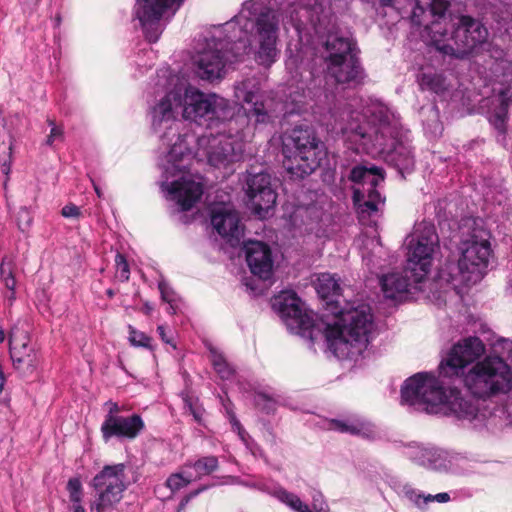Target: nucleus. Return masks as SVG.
Here are the masks:
<instances>
[{"mask_svg": "<svg viewBox=\"0 0 512 512\" xmlns=\"http://www.w3.org/2000/svg\"><path fill=\"white\" fill-rule=\"evenodd\" d=\"M485 353L476 336L454 344L436 372L408 377L400 390V403L414 410L437 414L446 409L476 430L503 425L507 409L495 397L512 390V340L499 338L491 352L466 373L465 369Z\"/></svg>", "mask_w": 512, "mask_h": 512, "instance_id": "1", "label": "nucleus"}, {"mask_svg": "<svg viewBox=\"0 0 512 512\" xmlns=\"http://www.w3.org/2000/svg\"><path fill=\"white\" fill-rule=\"evenodd\" d=\"M149 94L152 97L148 99L151 128L159 135L162 144L169 148L161 163V191L166 199L179 205L180 211H189L201 199L204 186L187 176L192 151L186 135L179 133L176 121L179 110L184 119L213 131L222 125H233L235 117L242 114L243 106L185 85L169 70L157 72V80Z\"/></svg>", "mask_w": 512, "mask_h": 512, "instance_id": "2", "label": "nucleus"}, {"mask_svg": "<svg viewBox=\"0 0 512 512\" xmlns=\"http://www.w3.org/2000/svg\"><path fill=\"white\" fill-rule=\"evenodd\" d=\"M320 8L318 0L309 1L303 8L315 36L314 46H302L286 59V67L296 81V89L289 95L294 105L289 113L306 111L310 102H326L332 93L329 80L356 87L365 78L356 42L334 31L327 17L318 15Z\"/></svg>", "mask_w": 512, "mask_h": 512, "instance_id": "3", "label": "nucleus"}, {"mask_svg": "<svg viewBox=\"0 0 512 512\" xmlns=\"http://www.w3.org/2000/svg\"><path fill=\"white\" fill-rule=\"evenodd\" d=\"M280 19L276 10L265 0H248L238 15L215 27L207 39L210 49L198 54L195 72L199 78L212 81L224 73L227 63L241 61L252 51L254 59L264 67H270L279 57L277 48Z\"/></svg>", "mask_w": 512, "mask_h": 512, "instance_id": "4", "label": "nucleus"}, {"mask_svg": "<svg viewBox=\"0 0 512 512\" xmlns=\"http://www.w3.org/2000/svg\"><path fill=\"white\" fill-rule=\"evenodd\" d=\"M341 132L357 152L379 155L403 179L414 171L416 156L410 130L387 105L376 103L363 114L352 113Z\"/></svg>", "mask_w": 512, "mask_h": 512, "instance_id": "5", "label": "nucleus"}, {"mask_svg": "<svg viewBox=\"0 0 512 512\" xmlns=\"http://www.w3.org/2000/svg\"><path fill=\"white\" fill-rule=\"evenodd\" d=\"M449 0H415L411 22L423 26L428 52L443 60L467 58L487 37V29L471 16L462 15L451 24L446 17Z\"/></svg>", "mask_w": 512, "mask_h": 512, "instance_id": "6", "label": "nucleus"}, {"mask_svg": "<svg viewBox=\"0 0 512 512\" xmlns=\"http://www.w3.org/2000/svg\"><path fill=\"white\" fill-rule=\"evenodd\" d=\"M234 96L238 102L247 105L245 112L235 117L233 125H222L205 136L208 163L216 168H226L243 159V130L249 120L254 118L256 124H268L272 121L266 108L265 95L254 80L246 79L237 83Z\"/></svg>", "mask_w": 512, "mask_h": 512, "instance_id": "7", "label": "nucleus"}, {"mask_svg": "<svg viewBox=\"0 0 512 512\" xmlns=\"http://www.w3.org/2000/svg\"><path fill=\"white\" fill-rule=\"evenodd\" d=\"M438 249L439 236L435 225L426 220L416 224L407 244L403 271L388 273L380 279L384 297L401 302L407 300L412 291H422L421 284L431 271Z\"/></svg>", "mask_w": 512, "mask_h": 512, "instance_id": "8", "label": "nucleus"}, {"mask_svg": "<svg viewBox=\"0 0 512 512\" xmlns=\"http://www.w3.org/2000/svg\"><path fill=\"white\" fill-rule=\"evenodd\" d=\"M333 323L324 322L323 335L327 348L338 359H352L362 355L373 338L375 323L368 306L348 311L332 309Z\"/></svg>", "mask_w": 512, "mask_h": 512, "instance_id": "9", "label": "nucleus"}, {"mask_svg": "<svg viewBox=\"0 0 512 512\" xmlns=\"http://www.w3.org/2000/svg\"><path fill=\"white\" fill-rule=\"evenodd\" d=\"M284 167L295 178L312 174L326 157L324 145L312 126L296 125L282 136Z\"/></svg>", "mask_w": 512, "mask_h": 512, "instance_id": "10", "label": "nucleus"}, {"mask_svg": "<svg viewBox=\"0 0 512 512\" xmlns=\"http://www.w3.org/2000/svg\"><path fill=\"white\" fill-rule=\"evenodd\" d=\"M469 232L458 246L460 258L467 266L470 279L480 281L488 268L489 259L492 255L490 232L483 226L478 225L475 219L471 220Z\"/></svg>", "mask_w": 512, "mask_h": 512, "instance_id": "11", "label": "nucleus"}, {"mask_svg": "<svg viewBox=\"0 0 512 512\" xmlns=\"http://www.w3.org/2000/svg\"><path fill=\"white\" fill-rule=\"evenodd\" d=\"M406 457L415 464L430 470L462 474L468 470L469 459L461 453L414 443L405 450Z\"/></svg>", "mask_w": 512, "mask_h": 512, "instance_id": "12", "label": "nucleus"}, {"mask_svg": "<svg viewBox=\"0 0 512 512\" xmlns=\"http://www.w3.org/2000/svg\"><path fill=\"white\" fill-rule=\"evenodd\" d=\"M124 471L122 463L106 465L93 477L91 486L96 491V499L91 512H107L120 502L126 489Z\"/></svg>", "mask_w": 512, "mask_h": 512, "instance_id": "13", "label": "nucleus"}, {"mask_svg": "<svg viewBox=\"0 0 512 512\" xmlns=\"http://www.w3.org/2000/svg\"><path fill=\"white\" fill-rule=\"evenodd\" d=\"M273 307L280 314L286 326L293 333L307 338L313 342L315 331L320 330L312 315L303 308V302L296 292L282 291L275 297Z\"/></svg>", "mask_w": 512, "mask_h": 512, "instance_id": "14", "label": "nucleus"}, {"mask_svg": "<svg viewBox=\"0 0 512 512\" xmlns=\"http://www.w3.org/2000/svg\"><path fill=\"white\" fill-rule=\"evenodd\" d=\"M184 0H136L134 16L139 20L145 38L149 43L159 40L163 27L160 23L164 13L173 9L172 14L181 6Z\"/></svg>", "mask_w": 512, "mask_h": 512, "instance_id": "15", "label": "nucleus"}, {"mask_svg": "<svg viewBox=\"0 0 512 512\" xmlns=\"http://www.w3.org/2000/svg\"><path fill=\"white\" fill-rule=\"evenodd\" d=\"M245 192L252 210L259 217H265L276 204L277 193L272 188L271 177L267 173L249 175Z\"/></svg>", "mask_w": 512, "mask_h": 512, "instance_id": "16", "label": "nucleus"}, {"mask_svg": "<svg viewBox=\"0 0 512 512\" xmlns=\"http://www.w3.org/2000/svg\"><path fill=\"white\" fill-rule=\"evenodd\" d=\"M145 430L141 415L133 413L129 416H109L101 424V434L105 443L116 438L119 441L134 440Z\"/></svg>", "mask_w": 512, "mask_h": 512, "instance_id": "17", "label": "nucleus"}, {"mask_svg": "<svg viewBox=\"0 0 512 512\" xmlns=\"http://www.w3.org/2000/svg\"><path fill=\"white\" fill-rule=\"evenodd\" d=\"M243 250L251 273L261 281L270 280L274 261L269 245L258 240H248L244 242Z\"/></svg>", "mask_w": 512, "mask_h": 512, "instance_id": "18", "label": "nucleus"}, {"mask_svg": "<svg viewBox=\"0 0 512 512\" xmlns=\"http://www.w3.org/2000/svg\"><path fill=\"white\" fill-rule=\"evenodd\" d=\"M211 224L216 232L231 246L240 244L243 236V228L240 226V219L237 212L224 207L213 208L211 211Z\"/></svg>", "mask_w": 512, "mask_h": 512, "instance_id": "19", "label": "nucleus"}, {"mask_svg": "<svg viewBox=\"0 0 512 512\" xmlns=\"http://www.w3.org/2000/svg\"><path fill=\"white\" fill-rule=\"evenodd\" d=\"M512 103V87L501 88L492 100L489 122L498 132V137L505 139L507 132L508 111Z\"/></svg>", "mask_w": 512, "mask_h": 512, "instance_id": "20", "label": "nucleus"}, {"mask_svg": "<svg viewBox=\"0 0 512 512\" xmlns=\"http://www.w3.org/2000/svg\"><path fill=\"white\" fill-rule=\"evenodd\" d=\"M467 266L463 263L460 256L458 258L448 257L438 269L437 277L440 281L451 284L454 287L459 285L475 284L476 279H470Z\"/></svg>", "mask_w": 512, "mask_h": 512, "instance_id": "21", "label": "nucleus"}, {"mask_svg": "<svg viewBox=\"0 0 512 512\" xmlns=\"http://www.w3.org/2000/svg\"><path fill=\"white\" fill-rule=\"evenodd\" d=\"M14 342L15 328L11 330V333L9 335V352L13 366L17 371L23 374L32 373L36 369L38 363V358L35 350L26 342L22 343L20 348H17L14 346Z\"/></svg>", "mask_w": 512, "mask_h": 512, "instance_id": "22", "label": "nucleus"}, {"mask_svg": "<svg viewBox=\"0 0 512 512\" xmlns=\"http://www.w3.org/2000/svg\"><path fill=\"white\" fill-rule=\"evenodd\" d=\"M353 203L357 208L359 214L368 216L378 212L379 204L384 203V198L381 196L377 187L355 189L353 191Z\"/></svg>", "mask_w": 512, "mask_h": 512, "instance_id": "23", "label": "nucleus"}, {"mask_svg": "<svg viewBox=\"0 0 512 512\" xmlns=\"http://www.w3.org/2000/svg\"><path fill=\"white\" fill-rule=\"evenodd\" d=\"M417 82L422 91H429L437 95L446 92L450 83L443 71L423 68L417 74Z\"/></svg>", "mask_w": 512, "mask_h": 512, "instance_id": "24", "label": "nucleus"}, {"mask_svg": "<svg viewBox=\"0 0 512 512\" xmlns=\"http://www.w3.org/2000/svg\"><path fill=\"white\" fill-rule=\"evenodd\" d=\"M348 178L355 184H362L363 188L377 187L384 180L382 168L375 165H356L351 169Z\"/></svg>", "mask_w": 512, "mask_h": 512, "instance_id": "25", "label": "nucleus"}, {"mask_svg": "<svg viewBox=\"0 0 512 512\" xmlns=\"http://www.w3.org/2000/svg\"><path fill=\"white\" fill-rule=\"evenodd\" d=\"M13 142L14 136L11 130L6 127L0 117V165L2 173L6 176L5 184L11 171Z\"/></svg>", "mask_w": 512, "mask_h": 512, "instance_id": "26", "label": "nucleus"}, {"mask_svg": "<svg viewBox=\"0 0 512 512\" xmlns=\"http://www.w3.org/2000/svg\"><path fill=\"white\" fill-rule=\"evenodd\" d=\"M316 290L322 299L330 300L328 304H332V298L340 295L341 287L334 276L324 273L318 278Z\"/></svg>", "mask_w": 512, "mask_h": 512, "instance_id": "27", "label": "nucleus"}, {"mask_svg": "<svg viewBox=\"0 0 512 512\" xmlns=\"http://www.w3.org/2000/svg\"><path fill=\"white\" fill-rule=\"evenodd\" d=\"M16 270V256L14 254L4 255L0 264V281L6 289H12L17 285Z\"/></svg>", "mask_w": 512, "mask_h": 512, "instance_id": "28", "label": "nucleus"}, {"mask_svg": "<svg viewBox=\"0 0 512 512\" xmlns=\"http://www.w3.org/2000/svg\"><path fill=\"white\" fill-rule=\"evenodd\" d=\"M158 289L163 302L168 304L167 313L175 315L180 309L181 299L165 279L158 282Z\"/></svg>", "mask_w": 512, "mask_h": 512, "instance_id": "29", "label": "nucleus"}, {"mask_svg": "<svg viewBox=\"0 0 512 512\" xmlns=\"http://www.w3.org/2000/svg\"><path fill=\"white\" fill-rule=\"evenodd\" d=\"M348 434L364 438H374L376 431L374 426L359 416L348 417Z\"/></svg>", "mask_w": 512, "mask_h": 512, "instance_id": "30", "label": "nucleus"}, {"mask_svg": "<svg viewBox=\"0 0 512 512\" xmlns=\"http://www.w3.org/2000/svg\"><path fill=\"white\" fill-rule=\"evenodd\" d=\"M275 496L278 500L296 512H313L296 494L289 492L282 487L275 490Z\"/></svg>", "mask_w": 512, "mask_h": 512, "instance_id": "31", "label": "nucleus"}, {"mask_svg": "<svg viewBox=\"0 0 512 512\" xmlns=\"http://www.w3.org/2000/svg\"><path fill=\"white\" fill-rule=\"evenodd\" d=\"M275 496L278 500L296 512H313L296 494L289 492L282 487L275 490Z\"/></svg>", "mask_w": 512, "mask_h": 512, "instance_id": "32", "label": "nucleus"}, {"mask_svg": "<svg viewBox=\"0 0 512 512\" xmlns=\"http://www.w3.org/2000/svg\"><path fill=\"white\" fill-rule=\"evenodd\" d=\"M212 365L222 380L231 381L235 378V369L226 361L222 354L212 351Z\"/></svg>", "mask_w": 512, "mask_h": 512, "instance_id": "33", "label": "nucleus"}, {"mask_svg": "<svg viewBox=\"0 0 512 512\" xmlns=\"http://www.w3.org/2000/svg\"><path fill=\"white\" fill-rule=\"evenodd\" d=\"M182 400L184 403V408L189 411V413L193 416L195 422L199 425H204V413L205 409L203 405L200 403L197 397L190 395L188 392H182Z\"/></svg>", "mask_w": 512, "mask_h": 512, "instance_id": "34", "label": "nucleus"}, {"mask_svg": "<svg viewBox=\"0 0 512 512\" xmlns=\"http://www.w3.org/2000/svg\"><path fill=\"white\" fill-rule=\"evenodd\" d=\"M128 341L131 344V346L137 347V348H145L150 351L154 349L152 345V338L148 336L146 333L137 330L132 325H128Z\"/></svg>", "mask_w": 512, "mask_h": 512, "instance_id": "35", "label": "nucleus"}, {"mask_svg": "<svg viewBox=\"0 0 512 512\" xmlns=\"http://www.w3.org/2000/svg\"><path fill=\"white\" fill-rule=\"evenodd\" d=\"M254 402L256 407L265 414H272L276 410L277 401L275 398L265 392L258 391L255 393Z\"/></svg>", "mask_w": 512, "mask_h": 512, "instance_id": "36", "label": "nucleus"}, {"mask_svg": "<svg viewBox=\"0 0 512 512\" xmlns=\"http://www.w3.org/2000/svg\"><path fill=\"white\" fill-rule=\"evenodd\" d=\"M401 492L416 507L423 509L426 506V494L413 488L410 484H404Z\"/></svg>", "mask_w": 512, "mask_h": 512, "instance_id": "37", "label": "nucleus"}, {"mask_svg": "<svg viewBox=\"0 0 512 512\" xmlns=\"http://www.w3.org/2000/svg\"><path fill=\"white\" fill-rule=\"evenodd\" d=\"M219 466L216 456H206L198 459L193 464V468L200 474L209 475L217 470Z\"/></svg>", "mask_w": 512, "mask_h": 512, "instance_id": "38", "label": "nucleus"}, {"mask_svg": "<svg viewBox=\"0 0 512 512\" xmlns=\"http://www.w3.org/2000/svg\"><path fill=\"white\" fill-rule=\"evenodd\" d=\"M66 488L69 493V499H70L71 503L82 502L83 488H82V483L79 478H77V477L70 478L67 482Z\"/></svg>", "mask_w": 512, "mask_h": 512, "instance_id": "39", "label": "nucleus"}, {"mask_svg": "<svg viewBox=\"0 0 512 512\" xmlns=\"http://www.w3.org/2000/svg\"><path fill=\"white\" fill-rule=\"evenodd\" d=\"M115 265L119 279L122 282L128 281L130 277V268L127 259L123 254L119 252L116 254Z\"/></svg>", "mask_w": 512, "mask_h": 512, "instance_id": "40", "label": "nucleus"}, {"mask_svg": "<svg viewBox=\"0 0 512 512\" xmlns=\"http://www.w3.org/2000/svg\"><path fill=\"white\" fill-rule=\"evenodd\" d=\"M47 124L50 127V133L47 136L45 144L51 147L53 146L55 141L64 140V130L61 126H58L52 119H48Z\"/></svg>", "mask_w": 512, "mask_h": 512, "instance_id": "41", "label": "nucleus"}, {"mask_svg": "<svg viewBox=\"0 0 512 512\" xmlns=\"http://www.w3.org/2000/svg\"><path fill=\"white\" fill-rule=\"evenodd\" d=\"M190 483L181 473L172 474L166 480V485L171 491H178Z\"/></svg>", "mask_w": 512, "mask_h": 512, "instance_id": "42", "label": "nucleus"}, {"mask_svg": "<svg viewBox=\"0 0 512 512\" xmlns=\"http://www.w3.org/2000/svg\"><path fill=\"white\" fill-rule=\"evenodd\" d=\"M31 212L26 208L22 207L17 213V225L20 231L26 232L32 224Z\"/></svg>", "mask_w": 512, "mask_h": 512, "instance_id": "43", "label": "nucleus"}, {"mask_svg": "<svg viewBox=\"0 0 512 512\" xmlns=\"http://www.w3.org/2000/svg\"><path fill=\"white\" fill-rule=\"evenodd\" d=\"M261 279L255 280L253 278H244L242 284L246 287L247 292H249L253 296L262 295L264 292V288L260 287L259 281Z\"/></svg>", "mask_w": 512, "mask_h": 512, "instance_id": "44", "label": "nucleus"}, {"mask_svg": "<svg viewBox=\"0 0 512 512\" xmlns=\"http://www.w3.org/2000/svg\"><path fill=\"white\" fill-rule=\"evenodd\" d=\"M312 508L314 512L329 511V507L319 491H315L312 495Z\"/></svg>", "mask_w": 512, "mask_h": 512, "instance_id": "45", "label": "nucleus"}, {"mask_svg": "<svg viewBox=\"0 0 512 512\" xmlns=\"http://www.w3.org/2000/svg\"><path fill=\"white\" fill-rule=\"evenodd\" d=\"M328 428L330 430L348 434V417L345 419H331L328 422Z\"/></svg>", "mask_w": 512, "mask_h": 512, "instance_id": "46", "label": "nucleus"}, {"mask_svg": "<svg viewBox=\"0 0 512 512\" xmlns=\"http://www.w3.org/2000/svg\"><path fill=\"white\" fill-rule=\"evenodd\" d=\"M61 215L65 218H79L81 216V211L78 206L73 203H69L62 208Z\"/></svg>", "mask_w": 512, "mask_h": 512, "instance_id": "47", "label": "nucleus"}, {"mask_svg": "<svg viewBox=\"0 0 512 512\" xmlns=\"http://www.w3.org/2000/svg\"><path fill=\"white\" fill-rule=\"evenodd\" d=\"M450 494L447 492H441L435 495L426 494V505L430 502L437 501L439 503H446L450 501Z\"/></svg>", "mask_w": 512, "mask_h": 512, "instance_id": "48", "label": "nucleus"}, {"mask_svg": "<svg viewBox=\"0 0 512 512\" xmlns=\"http://www.w3.org/2000/svg\"><path fill=\"white\" fill-rule=\"evenodd\" d=\"M244 445L246 448L251 452V454L255 457L262 456L263 450L261 447L256 443V441L250 437L248 440L244 442Z\"/></svg>", "mask_w": 512, "mask_h": 512, "instance_id": "49", "label": "nucleus"}, {"mask_svg": "<svg viewBox=\"0 0 512 512\" xmlns=\"http://www.w3.org/2000/svg\"><path fill=\"white\" fill-rule=\"evenodd\" d=\"M106 405H108V406H109V410H108L107 414L105 415L104 420H107V419L109 418V416H113V417H119V416H121V415L119 414V412H120V407H119L118 403H116V402H112V401H108V402L106 403Z\"/></svg>", "mask_w": 512, "mask_h": 512, "instance_id": "50", "label": "nucleus"}, {"mask_svg": "<svg viewBox=\"0 0 512 512\" xmlns=\"http://www.w3.org/2000/svg\"><path fill=\"white\" fill-rule=\"evenodd\" d=\"M454 499H469L474 495L470 488H462L453 492Z\"/></svg>", "mask_w": 512, "mask_h": 512, "instance_id": "51", "label": "nucleus"}, {"mask_svg": "<svg viewBox=\"0 0 512 512\" xmlns=\"http://www.w3.org/2000/svg\"><path fill=\"white\" fill-rule=\"evenodd\" d=\"M499 407H504L505 409H507V412L505 414V420H504V423L502 426L498 427V429L506 426V425H512V410L510 408V406L508 405H503V404H498ZM490 431H495L497 430V428L495 429H489Z\"/></svg>", "mask_w": 512, "mask_h": 512, "instance_id": "52", "label": "nucleus"}, {"mask_svg": "<svg viewBox=\"0 0 512 512\" xmlns=\"http://www.w3.org/2000/svg\"><path fill=\"white\" fill-rule=\"evenodd\" d=\"M157 332H158V334H159V336H160V338L162 339L163 342H165L166 344L173 345L175 347V345L172 342V338H169L166 335L165 327L163 325H159L157 327Z\"/></svg>", "mask_w": 512, "mask_h": 512, "instance_id": "53", "label": "nucleus"}, {"mask_svg": "<svg viewBox=\"0 0 512 512\" xmlns=\"http://www.w3.org/2000/svg\"><path fill=\"white\" fill-rule=\"evenodd\" d=\"M7 293L5 294V299L8 302L9 306H12L14 301L16 300V286L12 289H7Z\"/></svg>", "mask_w": 512, "mask_h": 512, "instance_id": "54", "label": "nucleus"}, {"mask_svg": "<svg viewBox=\"0 0 512 512\" xmlns=\"http://www.w3.org/2000/svg\"><path fill=\"white\" fill-rule=\"evenodd\" d=\"M233 431L237 433L243 443L251 437L242 425L239 426V429H234Z\"/></svg>", "mask_w": 512, "mask_h": 512, "instance_id": "55", "label": "nucleus"}, {"mask_svg": "<svg viewBox=\"0 0 512 512\" xmlns=\"http://www.w3.org/2000/svg\"><path fill=\"white\" fill-rule=\"evenodd\" d=\"M450 158L449 157H443L439 152H433L432 153V162L434 164L436 163H444L447 162Z\"/></svg>", "mask_w": 512, "mask_h": 512, "instance_id": "56", "label": "nucleus"}, {"mask_svg": "<svg viewBox=\"0 0 512 512\" xmlns=\"http://www.w3.org/2000/svg\"><path fill=\"white\" fill-rule=\"evenodd\" d=\"M228 420L231 424L232 430L239 429V426L242 425L238 420L236 414H231Z\"/></svg>", "mask_w": 512, "mask_h": 512, "instance_id": "57", "label": "nucleus"}, {"mask_svg": "<svg viewBox=\"0 0 512 512\" xmlns=\"http://www.w3.org/2000/svg\"><path fill=\"white\" fill-rule=\"evenodd\" d=\"M142 310L146 315H150L153 311V306L149 302H145L143 304Z\"/></svg>", "mask_w": 512, "mask_h": 512, "instance_id": "58", "label": "nucleus"}, {"mask_svg": "<svg viewBox=\"0 0 512 512\" xmlns=\"http://www.w3.org/2000/svg\"><path fill=\"white\" fill-rule=\"evenodd\" d=\"M73 512H86L81 502L72 503Z\"/></svg>", "mask_w": 512, "mask_h": 512, "instance_id": "59", "label": "nucleus"}, {"mask_svg": "<svg viewBox=\"0 0 512 512\" xmlns=\"http://www.w3.org/2000/svg\"><path fill=\"white\" fill-rule=\"evenodd\" d=\"M224 407H225V410H226V414H227V418L229 419L230 415L231 414H235V412L233 411L232 407H231V403L229 404H224Z\"/></svg>", "mask_w": 512, "mask_h": 512, "instance_id": "60", "label": "nucleus"}, {"mask_svg": "<svg viewBox=\"0 0 512 512\" xmlns=\"http://www.w3.org/2000/svg\"><path fill=\"white\" fill-rule=\"evenodd\" d=\"M106 295L108 298L112 299L115 296V291L112 288L106 290Z\"/></svg>", "mask_w": 512, "mask_h": 512, "instance_id": "61", "label": "nucleus"}, {"mask_svg": "<svg viewBox=\"0 0 512 512\" xmlns=\"http://www.w3.org/2000/svg\"><path fill=\"white\" fill-rule=\"evenodd\" d=\"M394 0H380L382 6H391Z\"/></svg>", "mask_w": 512, "mask_h": 512, "instance_id": "62", "label": "nucleus"}, {"mask_svg": "<svg viewBox=\"0 0 512 512\" xmlns=\"http://www.w3.org/2000/svg\"><path fill=\"white\" fill-rule=\"evenodd\" d=\"M93 186H94V190H95L97 196L99 198H101L102 197V192H101L100 188L95 183H93Z\"/></svg>", "mask_w": 512, "mask_h": 512, "instance_id": "63", "label": "nucleus"}, {"mask_svg": "<svg viewBox=\"0 0 512 512\" xmlns=\"http://www.w3.org/2000/svg\"><path fill=\"white\" fill-rule=\"evenodd\" d=\"M5 340V333L3 330H0V343H2Z\"/></svg>", "mask_w": 512, "mask_h": 512, "instance_id": "64", "label": "nucleus"}]
</instances>
